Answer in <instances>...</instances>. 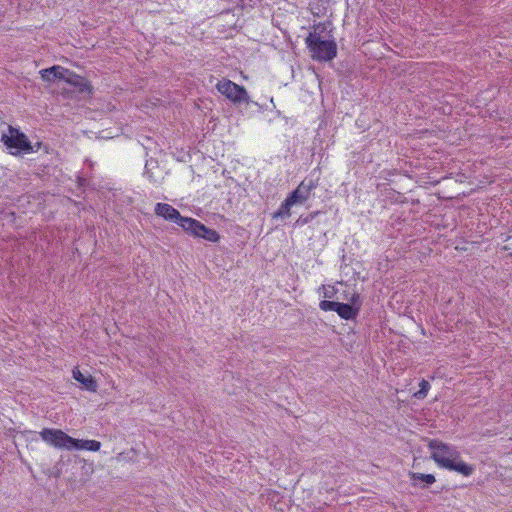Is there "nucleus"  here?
I'll use <instances>...</instances> for the list:
<instances>
[{"label": "nucleus", "mask_w": 512, "mask_h": 512, "mask_svg": "<svg viewBox=\"0 0 512 512\" xmlns=\"http://www.w3.org/2000/svg\"><path fill=\"white\" fill-rule=\"evenodd\" d=\"M428 448L431 451L430 458L440 468L457 472L463 476H470L475 471V467L464 462L457 448L450 444L438 439H431L428 442Z\"/></svg>", "instance_id": "obj_2"}, {"label": "nucleus", "mask_w": 512, "mask_h": 512, "mask_svg": "<svg viewBox=\"0 0 512 512\" xmlns=\"http://www.w3.org/2000/svg\"><path fill=\"white\" fill-rule=\"evenodd\" d=\"M69 71V69L62 66L54 65L49 68L42 69L40 71V75L42 80L45 82H54L57 79L65 81Z\"/></svg>", "instance_id": "obj_11"}, {"label": "nucleus", "mask_w": 512, "mask_h": 512, "mask_svg": "<svg viewBox=\"0 0 512 512\" xmlns=\"http://www.w3.org/2000/svg\"><path fill=\"white\" fill-rule=\"evenodd\" d=\"M159 167L158 160L155 158H150L146 160L145 167H144V176L148 178V180L152 183L156 182V179L153 174V169H156Z\"/></svg>", "instance_id": "obj_15"}, {"label": "nucleus", "mask_w": 512, "mask_h": 512, "mask_svg": "<svg viewBox=\"0 0 512 512\" xmlns=\"http://www.w3.org/2000/svg\"><path fill=\"white\" fill-rule=\"evenodd\" d=\"M136 457H137V452L134 448H131L127 452H122L118 456L119 459H123V460H127V461H135Z\"/></svg>", "instance_id": "obj_19"}, {"label": "nucleus", "mask_w": 512, "mask_h": 512, "mask_svg": "<svg viewBox=\"0 0 512 512\" xmlns=\"http://www.w3.org/2000/svg\"><path fill=\"white\" fill-rule=\"evenodd\" d=\"M73 378L81 384V386L89 392H96L98 384L96 379L91 374H84L78 368L72 371Z\"/></svg>", "instance_id": "obj_12"}, {"label": "nucleus", "mask_w": 512, "mask_h": 512, "mask_svg": "<svg viewBox=\"0 0 512 512\" xmlns=\"http://www.w3.org/2000/svg\"><path fill=\"white\" fill-rule=\"evenodd\" d=\"M65 83L67 87L62 88L61 94L67 99L85 100L94 93L91 82L73 71H69Z\"/></svg>", "instance_id": "obj_5"}, {"label": "nucleus", "mask_w": 512, "mask_h": 512, "mask_svg": "<svg viewBox=\"0 0 512 512\" xmlns=\"http://www.w3.org/2000/svg\"><path fill=\"white\" fill-rule=\"evenodd\" d=\"M40 437L43 441L51 446L59 449L67 450H89L99 451L101 448V442L97 440H83L76 439L56 428H44L40 432Z\"/></svg>", "instance_id": "obj_3"}, {"label": "nucleus", "mask_w": 512, "mask_h": 512, "mask_svg": "<svg viewBox=\"0 0 512 512\" xmlns=\"http://www.w3.org/2000/svg\"><path fill=\"white\" fill-rule=\"evenodd\" d=\"M362 307L360 294L353 291L349 298V303L338 301L336 313L344 320H355Z\"/></svg>", "instance_id": "obj_7"}, {"label": "nucleus", "mask_w": 512, "mask_h": 512, "mask_svg": "<svg viewBox=\"0 0 512 512\" xmlns=\"http://www.w3.org/2000/svg\"><path fill=\"white\" fill-rule=\"evenodd\" d=\"M5 125V122L0 119V129L2 130Z\"/></svg>", "instance_id": "obj_23"}, {"label": "nucleus", "mask_w": 512, "mask_h": 512, "mask_svg": "<svg viewBox=\"0 0 512 512\" xmlns=\"http://www.w3.org/2000/svg\"><path fill=\"white\" fill-rule=\"evenodd\" d=\"M157 216L163 217L165 220L171 221L179 225L184 231L187 229L190 217H184L172 205L167 203H157L154 209Z\"/></svg>", "instance_id": "obj_8"}, {"label": "nucleus", "mask_w": 512, "mask_h": 512, "mask_svg": "<svg viewBox=\"0 0 512 512\" xmlns=\"http://www.w3.org/2000/svg\"><path fill=\"white\" fill-rule=\"evenodd\" d=\"M419 387H420V389L413 394V397H415L416 399L422 400V399L426 398L431 386L427 380L422 379L421 382L419 383Z\"/></svg>", "instance_id": "obj_16"}, {"label": "nucleus", "mask_w": 512, "mask_h": 512, "mask_svg": "<svg viewBox=\"0 0 512 512\" xmlns=\"http://www.w3.org/2000/svg\"><path fill=\"white\" fill-rule=\"evenodd\" d=\"M0 142L5 151L14 157L23 158L25 155L35 153L43 149L46 154L50 147L42 141L32 142L28 136L18 126L5 123L1 130Z\"/></svg>", "instance_id": "obj_1"}, {"label": "nucleus", "mask_w": 512, "mask_h": 512, "mask_svg": "<svg viewBox=\"0 0 512 512\" xmlns=\"http://www.w3.org/2000/svg\"><path fill=\"white\" fill-rule=\"evenodd\" d=\"M312 220H313V216H309V215H307V216H303V215H301V216L297 219V221L295 222V225H296V226H303V225L308 224V223H309V222H311Z\"/></svg>", "instance_id": "obj_20"}, {"label": "nucleus", "mask_w": 512, "mask_h": 512, "mask_svg": "<svg viewBox=\"0 0 512 512\" xmlns=\"http://www.w3.org/2000/svg\"><path fill=\"white\" fill-rule=\"evenodd\" d=\"M293 205H297L296 201L292 199L289 195L286 197V199L281 203L279 209L274 212L273 218H281L286 219L290 217L291 215V207Z\"/></svg>", "instance_id": "obj_13"}, {"label": "nucleus", "mask_w": 512, "mask_h": 512, "mask_svg": "<svg viewBox=\"0 0 512 512\" xmlns=\"http://www.w3.org/2000/svg\"><path fill=\"white\" fill-rule=\"evenodd\" d=\"M409 475L414 486H416L418 482H423L422 488H427L436 482V478L433 474L410 472Z\"/></svg>", "instance_id": "obj_14"}, {"label": "nucleus", "mask_w": 512, "mask_h": 512, "mask_svg": "<svg viewBox=\"0 0 512 512\" xmlns=\"http://www.w3.org/2000/svg\"><path fill=\"white\" fill-rule=\"evenodd\" d=\"M338 301L322 300L319 303V308L323 311H334L336 312Z\"/></svg>", "instance_id": "obj_17"}, {"label": "nucleus", "mask_w": 512, "mask_h": 512, "mask_svg": "<svg viewBox=\"0 0 512 512\" xmlns=\"http://www.w3.org/2000/svg\"><path fill=\"white\" fill-rule=\"evenodd\" d=\"M320 214V211H314V212H311L310 214H308L309 216H313V219Z\"/></svg>", "instance_id": "obj_22"}, {"label": "nucleus", "mask_w": 512, "mask_h": 512, "mask_svg": "<svg viewBox=\"0 0 512 512\" xmlns=\"http://www.w3.org/2000/svg\"><path fill=\"white\" fill-rule=\"evenodd\" d=\"M325 26L318 24L314 31L310 32L305 39V44L313 60L319 62L332 61L337 56V44L334 39H324L321 33Z\"/></svg>", "instance_id": "obj_4"}, {"label": "nucleus", "mask_w": 512, "mask_h": 512, "mask_svg": "<svg viewBox=\"0 0 512 512\" xmlns=\"http://www.w3.org/2000/svg\"><path fill=\"white\" fill-rule=\"evenodd\" d=\"M185 231L195 237H200L213 243L218 242L220 239V235L216 230L205 226L194 218H191Z\"/></svg>", "instance_id": "obj_10"}, {"label": "nucleus", "mask_w": 512, "mask_h": 512, "mask_svg": "<svg viewBox=\"0 0 512 512\" xmlns=\"http://www.w3.org/2000/svg\"><path fill=\"white\" fill-rule=\"evenodd\" d=\"M217 90L234 104H248L249 95L244 86L238 85L229 79H223L216 85Z\"/></svg>", "instance_id": "obj_6"}, {"label": "nucleus", "mask_w": 512, "mask_h": 512, "mask_svg": "<svg viewBox=\"0 0 512 512\" xmlns=\"http://www.w3.org/2000/svg\"><path fill=\"white\" fill-rule=\"evenodd\" d=\"M320 289L323 290V297L329 298V299L336 297V294L338 292V290L334 286H331V285H329L327 287L325 285H322L320 287Z\"/></svg>", "instance_id": "obj_18"}, {"label": "nucleus", "mask_w": 512, "mask_h": 512, "mask_svg": "<svg viewBox=\"0 0 512 512\" xmlns=\"http://www.w3.org/2000/svg\"><path fill=\"white\" fill-rule=\"evenodd\" d=\"M319 185V177L314 178L313 173L305 177L300 184L288 195L296 201L297 204H303L310 197L311 192Z\"/></svg>", "instance_id": "obj_9"}, {"label": "nucleus", "mask_w": 512, "mask_h": 512, "mask_svg": "<svg viewBox=\"0 0 512 512\" xmlns=\"http://www.w3.org/2000/svg\"><path fill=\"white\" fill-rule=\"evenodd\" d=\"M353 291H355L354 289L352 291L350 290H345L341 293L340 296H336L337 299H341L342 302L346 301L345 303H349V298L351 296V294L353 293Z\"/></svg>", "instance_id": "obj_21"}]
</instances>
